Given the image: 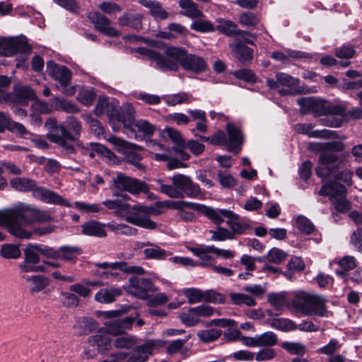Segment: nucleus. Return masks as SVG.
Returning <instances> with one entry per match:
<instances>
[{
  "label": "nucleus",
  "instance_id": "dca6fc26",
  "mask_svg": "<svg viewBox=\"0 0 362 362\" xmlns=\"http://www.w3.org/2000/svg\"><path fill=\"white\" fill-rule=\"evenodd\" d=\"M47 71L49 76L59 82L61 86H68L71 81V73L70 70L65 66L57 64L53 61L47 62Z\"/></svg>",
  "mask_w": 362,
  "mask_h": 362
},
{
  "label": "nucleus",
  "instance_id": "4468645a",
  "mask_svg": "<svg viewBox=\"0 0 362 362\" xmlns=\"http://www.w3.org/2000/svg\"><path fill=\"white\" fill-rule=\"evenodd\" d=\"M61 136L68 143L73 141L81 134L82 127L81 122L74 117L69 116L63 124H60Z\"/></svg>",
  "mask_w": 362,
  "mask_h": 362
},
{
  "label": "nucleus",
  "instance_id": "69168bd1",
  "mask_svg": "<svg viewBox=\"0 0 362 362\" xmlns=\"http://www.w3.org/2000/svg\"><path fill=\"white\" fill-rule=\"evenodd\" d=\"M212 234L211 240L217 241H223L226 239L232 240L234 238L233 233L229 230L218 226L217 230H210Z\"/></svg>",
  "mask_w": 362,
  "mask_h": 362
},
{
  "label": "nucleus",
  "instance_id": "412c9836",
  "mask_svg": "<svg viewBox=\"0 0 362 362\" xmlns=\"http://www.w3.org/2000/svg\"><path fill=\"white\" fill-rule=\"evenodd\" d=\"M138 2L148 9L149 14L157 21H165L173 13L168 12L163 4L157 0H139Z\"/></svg>",
  "mask_w": 362,
  "mask_h": 362
},
{
  "label": "nucleus",
  "instance_id": "3c124183",
  "mask_svg": "<svg viewBox=\"0 0 362 362\" xmlns=\"http://www.w3.org/2000/svg\"><path fill=\"white\" fill-rule=\"evenodd\" d=\"M230 298L232 302L238 305H245L247 306H255L257 303L255 300L246 294L240 293H231L230 294Z\"/></svg>",
  "mask_w": 362,
  "mask_h": 362
},
{
  "label": "nucleus",
  "instance_id": "09e8293b",
  "mask_svg": "<svg viewBox=\"0 0 362 362\" xmlns=\"http://www.w3.org/2000/svg\"><path fill=\"white\" fill-rule=\"evenodd\" d=\"M0 255L5 259H18L21 257V252L18 245L4 244L0 249Z\"/></svg>",
  "mask_w": 362,
  "mask_h": 362
},
{
  "label": "nucleus",
  "instance_id": "f704fd0d",
  "mask_svg": "<svg viewBox=\"0 0 362 362\" xmlns=\"http://www.w3.org/2000/svg\"><path fill=\"white\" fill-rule=\"evenodd\" d=\"M310 148L313 150H326L329 152H341L345 148L344 143L339 141H332L325 143H312Z\"/></svg>",
  "mask_w": 362,
  "mask_h": 362
},
{
  "label": "nucleus",
  "instance_id": "2eb2a0df",
  "mask_svg": "<svg viewBox=\"0 0 362 362\" xmlns=\"http://www.w3.org/2000/svg\"><path fill=\"white\" fill-rule=\"evenodd\" d=\"M226 130L228 139H227V150L229 152L238 154L244 141V137L241 129L232 123H228Z\"/></svg>",
  "mask_w": 362,
  "mask_h": 362
},
{
  "label": "nucleus",
  "instance_id": "423d86ee",
  "mask_svg": "<svg viewBox=\"0 0 362 362\" xmlns=\"http://www.w3.org/2000/svg\"><path fill=\"white\" fill-rule=\"evenodd\" d=\"M297 103L300 106V112L302 114L313 113L314 117L331 115L337 117V115H341L344 111V107L339 105V103L313 97L298 98Z\"/></svg>",
  "mask_w": 362,
  "mask_h": 362
},
{
  "label": "nucleus",
  "instance_id": "6e6552de",
  "mask_svg": "<svg viewBox=\"0 0 362 362\" xmlns=\"http://www.w3.org/2000/svg\"><path fill=\"white\" fill-rule=\"evenodd\" d=\"M127 208L123 216L127 222L147 229L156 228V223L148 218L153 212L152 207L139 204L131 206L128 204Z\"/></svg>",
  "mask_w": 362,
  "mask_h": 362
},
{
  "label": "nucleus",
  "instance_id": "b1692460",
  "mask_svg": "<svg viewBox=\"0 0 362 362\" xmlns=\"http://www.w3.org/2000/svg\"><path fill=\"white\" fill-rule=\"evenodd\" d=\"M88 343L91 346L96 347L100 353L110 350L112 346L110 334L104 329H100L96 334L90 337Z\"/></svg>",
  "mask_w": 362,
  "mask_h": 362
},
{
  "label": "nucleus",
  "instance_id": "8fccbe9b",
  "mask_svg": "<svg viewBox=\"0 0 362 362\" xmlns=\"http://www.w3.org/2000/svg\"><path fill=\"white\" fill-rule=\"evenodd\" d=\"M107 227L118 235H135L138 230L124 223H109Z\"/></svg>",
  "mask_w": 362,
  "mask_h": 362
},
{
  "label": "nucleus",
  "instance_id": "680f3d73",
  "mask_svg": "<svg viewBox=\"0 0 362 362\" xmlns=\"http://www.w3.org/2000/svg\"><path fill=\"white\" fill-rule=\"evenodd\" d=\"M135 344L136 339L134 337L128 334L117 337L114 342L115 347L119 349H130Z\"/></svg>",
  "mask_w": 362,
  "mask_h": 362
},
{
  "label": "nucleus",
  "instance_id": "6ab92c4d",
  "mask_svg": "<svg viewBox=\"0 0 362 362\" xmlns=\"http://www.w3.org/2000/svg\"><path fill=\"white\" fill-rule=\"evenodd\" d=\"M195 256L199 257V261L196 262L197 266L210 267L213 266L210 262L215 257V247L214 245H201L197 247H188Z\"/></svg>",
  "mask_w": 362,
  "mask_h": 362
},
{
  "label": "nucleus",
  "instance_id": "e2e57ef3",
  "mask_svg": "<svg viewBox=\"0 0 362 362\" xmlns=\"http://www.w3.org/2000/svg\"><path fill=\"white\" fill-rule=\"evenodd\" d=\"M259 18L251 12H245L240 15L239 23L245 27H255L259 23Z\"/></svg>",
  "mask_w": 362,
  "mask_h": 362
},
{
  "label": "nucleus",
  "instance_id": "473e14b6",
  "mask_svg": "<svg viewBox=\"0 0 362 362\" xmlns=\"http://www.w3.org/2000/svg\"><path fill=\"white\" fill-rule=\"evenodd\" d=\"M167 136L174 143L173 150L176 153H181L182 150L186 148V143L182 136L181 133L173 128L167 127L165 129Z\"/></svg>",
  "mask_w": 362,
  "mask_h": 362
},
{
  "label": "nucleus",
  "instance_id": "393cba45",
  "mask_svg": "<svg viewBox=\"0 0 362 362\" xmlns=\"http://www.w3.org/2000/svg\"><path fill=\"white\" fill-rule=\"evenodd\" d=\"M313 126L311 124H298L296 125V130L300 134L308 135L310 138L330 139L336 138L337 132L332 130H315L313 131Z\"/></svg>",
  "mask_w": 362,
  "mask_h": 362
},
{
  "label": "nucleus",
  "instance_id": "7ed1b4c3",
  "mask_svg": "<svg viewBox=\"0 0 362 362\" xmlns=\"http://www.w3.org/2000/svg\"><path fill=\"white\" fill-rule=\"evenodd\" d=\"M327 302L323 296L300 291L293 297L291 305L296 313L305 316L328 317L331 313L327 309Z\"/></svg>",
  "mask_w": 362,
  "mask_h": 362
},
{
  "label": "nucleus",
  "instance_id": "7c9ffc66",
  "mask_svg": "<svg viewBox=\"0 0 362 362\" xmlns=\"http://www.w3.org/2000/svg\"><path fill=\"white\" fill-rule=\"evenodd\" d=\"M178 5L182 10L180 13L189 18L194 20L204 17L198 5L192 0H179Z\"/></svg>",
  "mask_w": 362,
  "mask_h": 362
},
{
  "label": "nucleus",
  "instance_id": "bf43d9fd",
  "mask_svg": "<svg viewBox=\"0 0 362 362\" xmlns=\"http://www.w3.org/2000/svg\"><path fill=\"white\" fill-rule=\"evenodd\" d=\"M272 326L282 331H291L296 329V325L293 321L284 318L274 320Z\"/></svg>",
  "mask_w": 362,
  "mask_h": 362
},
{
  "label": "nucleus",
  "instance_id": "c756f323",
  "mask_svg": "<svg viewBox=\"0 0 362 362\" xmlns=\"http://www.w3.org/2000/svg\"><path fill=\"white\" fill-rule=\"evenodd\" d=\"M122 293L118 287H110L99 290L95 295V300L100 303H111L116 300Z\"/></svg>",
  "mask_w": 362,
  "mask_h": 362
},
{
  "label": "nucleus",
  "instance_id": "e433bc0d",
  "mask_svg": "<svg viewBox=\"0 0 362 362\" xmlns=\"http://www.w3.org/2000/svg\"><path fill=\"white\" fill-rule=\"evenodd\" d=\"M103 204L109 209L115 210V214L119 217L124 216L127 207H128V203L120 199H107L103 202Z\"/></svg>",
  "mask_w": 362,
  "mask_h": 362
},
{
  "label": "nucleus",
  "instance_id": "338daca9",
  "mask_svg": "<svg viewBox=\"0 0 362 362\" xmlns=\"http://www.w3.org/2000/svg\"><path fill=\"white\" fill-rule=\"evenodd\" d=\"M267 257L269 262L280 264L286 259L287 254L281 249L274 247L268 252Z\"/></svg>",
  "mask_w": 362,
  "mask_h": 362
},
{
  "label": "nucleus",
  "instance_id": "0eeeda50",
  "mask_svg": "<svg viewBox=\"0 0 362 362\" xmlns=\"http://www.w3.org/2000/svg\"><path fill=\"white\" fill-rule=\"evenodd\" d=\"M94 112L97 115H102L106 113L110 117V122L115 130H118L122 126L127 131L129 130L132 134H135L136 130L128 127L119 112L118 103L112 98L107 96H100Z\"/></svg>",
  "mask_w": 362,
  "mask_h": 362
},
{
  "label": "nucleus",
  "instance_id": "cd10ccee",
  "mask_svg": "<svg viewBox=\"0 0 362 362\" xmlns=\"http://www.w3.org/2000/svg\"><path fill=\"white\" fill-rule=\"evenodd\" d=\"M318 194L322 196H329L331 200L346 197V187L337 182H331L327 185H323Z\"/></svg>",
  "mask_w": 362,
  "mask_h": 362
},
{
  "label": "nucleus",
  "instance_id": "bb28decb",
  "mask_svg": "<svg viewBox=\"0 0 362 362\" xmlns=\"http://www.w3.org/2000/svg\"><path fill=\"white\" fill-rule=\"evenodd\" d=\"M202 214L209 218L214 223L217 225L223 222V217H236V214L230 210L214 209L206 206H204Z\"/></svg>",
  "mask_w": 362,
  "mask_h": 362
},
{
  "label": "nucleus",
  "instance_id": "c9c22d12",
  "mask_svg": "<svg viewBox=\"0 0 362 362\" xmlns=\"http://www.w3.org/2000/svg\"><path fill=\"white\" fill-rule=\"evenodd\" d=\"M164 100L168 105L175 106L182 103H190L193 100H195V98L188 93L180 92L165 97Z\"/></svg>",
  "mask_w": 362,
  "mask_h": 362
},
{
  "label": "nucleus",
  "instance_id": "79ce46f5",
  "mask_svg": "<svg viewBox=\"0 0 362 362\" xmlns=\"http://www.w3.org/2000/svg\"><path fill=\"white\" fill-rule=\"evenodd\" d=\"M228 220L226 221V223L230 227V230L233 233V236L235 235H242L245 233V231L249 228V225L245 222H241L239 221V216L236 214L235 218H228Z\"/></svg>",
  "mask_w": 362,
  "mask_h": 362
},
{
  "label": "nucleus",
  "instance_id": "a878e982",
  "mask_svg": "<svg viewBox=\"0 0 362 362\" xmlns=\"http://www.w3.org/2000/svg\"><path fill=\"white\" fill-rule=\"evenodd\" d=\"M95 266L107 269H111L113 270L119 269L120 271H122L126 273L129 274H142L144 273V269L141 267L138 266H129L128 264L126 262H115L112 263H109L107 262H102V263H96L95 264Z\"/></svg>",
  "mask_w": 362,
  "mask_h": 362
},
{
  "label": "nucleus",
  "instance_id": "052dcab7",
  "mask_svg": "<svg viewBox=\"0 0 362 362\" xmlns=\"http://www.w3.org/2000/svg\"><path fill=\"white\" fill-rule=\"evenodd\" d=\"M281 347L291 354L303 355L306 351L304 345L296 342L284 341Z\"/></svg>",
  "mask_w": 362,
  "mask_h": 362
},
{
  "label": "nucleus",
  "instance_id": "5701e85b",
  "mask_svg": "<svg viewBox=\"0 0 362 362\" xmlns=\"http://www.w3.org/2000/svg\"><path fill=\"white\" fill-rule=\"evenodd\" d=\"M135 321V317H127L123 319L112 320L106 325L105 331L109 334L119 335L124 334L127 330L132 327V323Z\"/></svg>",
  "mask_w": 362,
  "mask_h": 362
},
{
  "label": "nucleus",
  "instance_id": "f03ea898",
  "mask_svg": "<svg viewBox=\"0 0 362 362\" xmlns=\"http://www.w3.org/2000/svg\"><path fill=\"white\" fill-rule=\"evenodd\" d=\"M1 226L8 228L9 233L18 238L30 239L32 233L25 227L34 223V206L20 203L10 209L1 210Z\"/></svg>",
  "mask_w": 362,
  "mask_h": 362
},
{
  "label": "nucleus",
  "instance_id": "4c0bfd02",
  "mask_svg": "<svg viewBox=\"0 0 362 362\" xmlns=\"http://www.w3.org/2000/svg\"><path fill=\"white\" fill-rule=\"evenodd\" d=\"M27 281L31 283V292L37 293L45 288L49 284L48 279L43 275L28 276L25 277Z\"/></svg>",
  "mask_w": 362,
  "mask_h": 362
},
{
  "label": "nucleus",
  "instance_id": "f8f14e48",
  "mask_svg": "<svg viewBox=\"0 0 362 362\" xmlns=\"http://www.w3.org/2000/svg\"><path fill=\"white\" fill-rule=\"evenodd\" d=\"M339 105L344 107V111L341 115H337V117H332L331 119H322L320 120L322 125L337 128L343 125L344 122L349 120L362 119V107H356L347 111V106L346 103H339Z\"/></svg>",
  "mask_w": 362,
  "mask_h": 362
},
{
  "label": "nucleus",
  "instance_id": "9b49d317",
  "mask_svg": "<svg viewBox=\"0 0 362 362\" xmlns=\"http://www.w3.org/2000/svg\"><path fill=\"white\" fill-rule=\"evenodd\" d=\"M129 283L127 292L143 300L148 298L149 292L153 293L158 291V288L149 279L132 276L129 279Z\"/></svg>",
  "mask_w": 362,
  "mask_h": 362
},
{
  "label": "nucleus",
  "instance_id": "ddd939ff",
  "mask_svg": "<svg viewBox=\"0 0 362 362\" xmlns=\"http://www.w3.org/2000/svg\"><path fill=\"white\" fill-rule=\"evenodd\" d=\"M88 18L94 25V29L105 35L115 37L120 35V33L112 26V21L99 11L88 13Z\"/></svg>",
  "mask_w": 362,
  "mask_h": 362
},
{
  "label": "nucleus",
  "instance_id": "a19ab883",
  "mask_svg": "<svg viewBox=\"0 0 362 362\" xmlns=\"http://www.w3.org/2000/svg\"><path fill=\"white\" fill-rule=\"evenodd\" d=\"M144 254L147 259H165L169 255L167 251L153 243L144 250Z\"/></svg>",
  "mask_w": 362,
  "mask_h": 362
},
{
  "label": "nucleus",
  "instance_id": "72a5a7b5",
  "mask_svg": "<svg viewBox=\"0 0 362 362\" xmlns=\"http://www.w3.org/2000/svg\"><path fill=\"white\" fill-rule=\"evenodd\" d=\"M82 253L78 247L62 246L59 248L58 259L66 262H75L77 257Z\"/></svg>",
  "mask_w": 362,
  "mask_h": 362
},
{
  "label": "nucleus",
  "instance_id": "864d4df0",
  "mask_svg": "<svg viewBox=\"0 0 362 362\" xmlns=\"http://www.w3.org/2000/svg\"><path fill=\"white\" fill-rule=\"evenodd\" d=\"M258 347L273 346L277 344L278 337L273 332H266L257 335Z\"/></svg>",
  "mask_w": 362,
  "mask_h": 362
},
{
  "label": "nucleus",
  "instance_id": "39448f33",
  "mask_svg": "<svg viewBox=\"0 0 362 362\" xmlns=\"http://www.w3.org/2000/svg\"><path fill=\"white\" fill-rule=\"evenodd\" d=\"M11 187L19 192H30L33 196L44 202L71 207L73 205L57 193L44 187H39L35 180L25 177L13 178L10 182Z\"/></svg>",
  "mask_w": 362,
  "mask_h": 362
},
{
  "label": "nucleus",
  "instance_id": "774afa93",
  "mask_svg": "<svg viewBox=\"0 0 362 362\" xmlns=\"http://www.w3.org/2000/svg\"><path fill=\"white\" fill-rule=\"evenodd\" d=\"M184 295L189 304H194L202 301V291L198 288H187L184 291Z\"/></svg>",
  "mask_w": 362,
  "mask_h": 362
},
{
  "label": "nucleus",
  "instance_id": "a18cd8bd",
  "mask_svg": "<svg viewBox=\"0 0 362 362\" xmlns=\"http://www.w3.org/2000/svg\"><path fill=\"white\" fill-rule=\"evenodd\" d=\"M142 158L141 155L134 151H127L124 154V159L128 163L134 166L136 170L144 172L146 168L141 163Z\"/></svg>",
  "mask_w": 362,
  "mask_h": 362
},
{
  "label": "nucleus",
  "instance_id": "1a4fd4ad",
  "mask_svg": "<svg viewBox=\"0 0 362 362\" xmlns=\"http://www.w3.org/2000/svg\"><path fill=\"white\" fill-rule=\"evenodd\" d=\"M320 151L318 158V165L315 168L318 177L325 178L334 175L339 168L338 161L339 157L333 152L326 150H317Z\"/></svg>",
  "mask_w": 362,
  "mask_h": 362
},
{
  "label": "nucleus",
  "instance_id": "f257e3e1",
  "mask_svg": "<svg viewBox=\"0 0 362 362\" xmlns=\"http://www.w3.org/2000/svg\"><path fill=\"white\" fill-rule=\"evenodd\" d=\"M137 52L146 56L149 59L156 62V67L162 71H177L178 62L183 69L199 74L204 71L206 68V62L203 57L187 54L185 49L177 47H171L165 50L166 56L146 47H139Z\"/></svg>",
  "mask_w": 362,
  "mask_h": 362
},
{
  "label": "nucleus",
  "instance_id": "de8ad7c7",
  "mask_svg": "<svg viewBox=\"0 0 362 362\" xmlns=\"http://www.w3.org/2000/svg\"><path fill=\"white\" fill-rule=\"evenodd\" d=\"M179 318L183 324L188 327L194 326L200 322L195 307L190 308L187 312L180 313Z\"/></svg>",
  "mask_w": 362,
  "mask_h": 362
},
{
  "label": "nucleus",
  "instance_id": "0e129e2a",
  "mask_svg": "<svg viewBox=\"0 0 362 362\" xmlns=\"http://www.w3.org/2000/svg\"><path fill=\"white\" fill-rule=\"evenodd\" d=\"M334 53L339 59H351L354 56L356 51L352 45H344L335 48Z\"/></svg>",
  "mask_w": 362,
  "mask_h": 362
},
{
  "label": "nucleus",
  "instance_id": "49530a36",
  "mask_svg": "<svg viewBox=\"0 0 362 362\" xmlns=\"http://www.w3.org/2000/svg\"><path fill=\"white\" fill-rule=\"evenodd\" d=\"M222 334V331L216 328L203 329L197 332V337L200 341L209 343L218 339Z\"/></svg>",
  "mask_w": 362,
  "mask_h": 362
},
{
  "label": "nucleus",
  "instance_id": "c03bdc74",
  "mask_svg": "<svg viewBox=\"0 0 362 362\" xmlns=\"http://www.w3.org/2000/svg\"><path fill=\"white\" fill-rule=\"evenodd\" d=\"M14 95L19 104L24 105L28 100L32 99L35 93L28 86H18L14 88Z\"/></svg>",
  "mask_w": 362,
  "mask_h": 362
},
{
  "label": "nucleus",
  "instance_id": "20e7f679",
  "mask_svg": "<svg viewBox=\"0 0 362 362\" xmlns=\"http://www.w3.org/2000/svg\"><path fill=\"white\" fill-rule=\"evenodd\" d=\"M173 185L164 184L162 180H157L158 189L163 194L174 199L197 198L201 194V188L194 183L190 177L177 174L171 177Z\"/></svg>",
  "mask_w": 362,
  "mask_h": 362
},
{
  "label": "nucleus",
  "instance_id": "37998d69",
  "mask_svg": "<svg viewBox=\"0 0 362 362\" xmlns=\"http://www.w3.org/2000/svg\"><path fill=\"white\" fill-rule=\"evenodd\" d=\"M25 260L26 262L37 264L40 262V245L37 243H29L24 249Z\"/></svg>",
  "mask_w": 362,
  "mask_h": 362
},
{
  "label": "nucleus",
  "instance_id": "a211bd4d",
  "mask_svg": "<svg viewBox=\"0 0 362 362\" xmlns=\"http://www.w3.org/2000/svg\"><path fill=\"white\" fill-rule=\"evenodd\" d=\"M156 346L157 344L153 340H148L144 344L136 346L127 362H146Z\"/></svg>",
  "mask_w": 362,
  "mask_h": 362
},
{
  "label": "nucleus",
  "instance_id": "4d7b16f0",
  "mask_svg": "<svg viewBox=\"0 0 362 362\" xmlns=\"http://www.w3.org/2000/svg\"><path fill=\"white\" fill-rule=\"evenodd\" d=\"M134 126L136 128L139 132H141L146 136H152L156 130L155 125L144 119L136 120L134 122Z\"/></svg>",
  "mask_w": 362,
  "mask_h": 362
},
{
  "label": "nucleus",
  "instance_id": "f3484780",
  "mask_svg": "<svg viewBox=\"0 0 362 362\" xmlns=\"http://www.w3.org/2000/svg\"><path fill=\"white\" fill-rule=\"evenodd\" d=\"M45 127L48 130L47 137L50 141L61 146L65 150H68L69 151H73L74 150L69 143L65 142L62 139L61 136L60 125H57V122L54 118H48L45 123Z\"/></svg>",
  "mask_w": 362,
  "mask_h": 362
},
{
  "label": "nucleus",
  "instance_id": "aec40b11",
  "mask_svg": "<svg viewBox=\"0 0 362 362\" xmlns=\"http://www.w3.org/2000/svg\"><path fill=\"white\" fill-rule=\"evenodd\" d=\"M235 57L244 65L250 64L253 59V49L242 43L240 40H235L229 45Z\"/></svg>",
  "mask_w": 362,
  "mask_h": 362
},
{
  "label": "nucleus",
  "instance_id": "2f4dec72",
  "mask_svg": "<svg viewBox=\"0 0 362 362\" xmlns=\"http://www.w3.org/2000/svg\"><path fill=\"white\" fill-rule=\"evenodd\" d=\"M117 23L120 26L130 27L136 30L142 28L141 16L139 13H124L119 17Z\"/></svg>",
  "mask_w": 362,
  "mask_h": 362
},
{
  "label": "nucleus",
  "instance_id": "58836bf2",
  "mask_svg": "<svg viewBox=\"0 0 362 362\" xmlns=\"http://www.w3.org/2000/svg\"><path fill=\"white\" fill-rule=\"evenodd\" d=\"M217 22L218 24L216 29L218 31L229 37L235 36L238 26L234 22L223 18H218Z\"/></svg>",
  "mask_w": 362,
  "mask_h": 362
},
{
  "label": "nucleus",
  "instance_id": "5fc2aeb1",
  "mask_svg": "<svg viewBox=\"0 0 362 362\" xmlns=\"http://www.w3.org/2000/svg\"><path fill=\"white\" fill-rule=\"evenodd\" d=\"M275 76L276 79L279 83V86L295 88L299 85V79L294 78L288 74L279 72L276 74Z\"/></svg>",
  "mask_w": 362,
  "mask_h": 362
},
{
  "label": "nucleus",
  "instance_id": "603ef678",
  "mask_svg": "<svg viewBox=\"0 0 362 362\" xmlns=\"http://www.w3.org/2000/svg\"><path fill=\"white\" fill-rule=\"evenodd\" d=\"M194 20L195 21L190 25V28L194 31L199 33H211L216 30L213 23L209 21L202 20V18Z\"/></svg>",
  "mask_w": 362,
  "mask_h": 362
},
{
  "label": "nucleus",
  "instance_id": "6e6d98bb",
  "mask_svg": "<svg viewBox=\"0 0 362 362\" xmlns=\"http://www.w3.org/2000/svg\"><path fill=\"white\" fill-rule=\"evenodd\" d=\"M296 227L305 235H310L315 230V226L313 223L303 215H300L296 218Z\"/></svg>",
  "mask_w": 362,
  "mask_h": 362
},
{
  "label": "nucleus",
  "instance_id": "13d9d810",
  "mask_svg": "<svg viewBox=\"0 0 362 362\" xmlns=\"http://www.w3.org/2000/svg\"><path fill=\"white\" fill-rule=\"evenodd\" d=\"M217 178L219 184L224 188H232L237 185L233 176L226 172L218 171Z\"/></svg>",
  "mask_w": 362,
  "mask_h": 362
},
{
  "label": "nucleus",
  "instance_id": "c85d7f7f",
  "mask_svg": "<svg viewBox=\"0 0 362 362\" xmlns=\"http://www.w3.org/2000/svg\"><path fill=\"white\" fill-rule=\"evenodd\" d=\"M105 225L95 220L88 221L81 226L82 233L88 236L105 238L107 232L105 229Z\"/></svg>",
  "mask_w": 362,
  "mask_h": 362
},
{
  "label": "nucleus",
  "instance_id": "4be33fe9",
  "mask_svg": "<svg viewBox=\"0 0 362 362\" xmlns=\"http://www.w3.org/2000/svg\"><path fill=\"white\" fill-rule=\"evenodd\" d=\"M1 54L5 56H13L17 52L29 53L31 51L30 46L25 41L20 40H10L0 43Z\"/></svg>",
  "mask_w": 362,
  "mask_h": 362
},
{
  "label": "nucleus",
  "instance_id": "9d476101",
  "mask_svg": "<svg viewBox=\"0 0 362 362\" xmlns=\"http://www.w3.org/2000/svg\"><path fill=\"white\" fill-rule=\"evenodd\" d=\"M112 181L114 187L120 191H127L132 194L147 193L149 191L148 186L144 182L122 173L113 177Z\"/></svg>",
  "mask_w": 362,
  "mask_h": 362
},
{
  "label": "nucleus",
  "instance_id": "ea45409f",
  "mask_svg": "<svg viewBox=\"0 0 362 362\" xmlns=\"http://www.w3.org/2000/svg\"><path fill=\"white\" fill-rule=\"evenodd\" d=\"M53 104L57 110L64 111L66 113H77L80 111L76 105L63 98H54Z\"/></svg>",
  "mask_w": 362,
  "mask_h": 362
}]
</instances>
